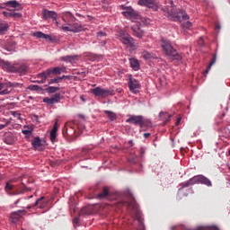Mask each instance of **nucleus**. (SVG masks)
I'll return each mask as SVG.
<instances>
[{"label": "nucleus", "mask_w": 230, "mask_h": 230, "mask_svg": "<svg viewBox=\"0 0 230 230\" xmlns=\"http://www.w3.org/2000/svg\"><path fill=\"white\" fill-rule=\"evenodd\" d=\"M19 202H21V199H17V200L14 202L15 206H17V204H19Z\"/></svg>", "instance_id": "56"}, {"label": "nucleus", "mask_w": 230, "mask_h": 230, "mask_svg": "<svg viewBox=\"0 0 230 230\" xmlns=\"http://www.w3.org/2000/svg\"><path fill=\"white\" fill-rule=\"evenodd\" d=\"M109 196V189L107 188V187H104L103 189H102V192H101V193H99L98 195H97V197L99 198V199H105L106 197H108Z\"/></svg>", "instance_id": "28"}, {"label": "nucleus", "mask_w": 230, "mask_h": 230, "mask_svg": "<svg viewBox=\"0 0 230 230\" xmlns=\"http://www.w3.org/2000/svg\"><path fill=\"white\" fill-rule=\"evenodd\" d=\"M150 136V133H145L144 137L145 139H148V137Z\"/></svg>", "instance_id": "51"}, {"label": "nucleus", "mask_w": 230, "mask_h": 230, "mask_svg": "<svg viewBox=\"0 0 230 230\" xmlns=\"http://www.w3.org/2000/svg\"><path fill=\"white\" fill-rule=\"evenodd\" d=\"M198 44H199V46H204V39L199 38V40H198Z\"/></svg>", "instance_id": "48"}, {"label": "nucleus", "mask_w": 230, "mask_h": 230, "mask_svg": "<svg viewBox=\"0 0 230 230\" xmlns=\"http://www.w3.org/2000/svg\"><path fill=\"white\" fill-rule=\"evenodd\" d=\"M122 10H126L122 12L124 17L130 19L132 21H136V19H139V14L136 13L132 8L126 7L125 5H121Z\"/></svg>", "instance_id": "5"}, {"label": "nucleus", "mask_w": 230, "mask_h": 230, "mask_svg": "<svg viewBox=\"0 0 230 230\" xmlns=\"http://www.w3.org/2000/svg\"><path fill=\"white\" fill-rule=\"evenodd\" d=\"M12 190H13V185L7 182L5 185V191H12Z\"/></svg>", "instance_id": "42"}, {"label": "nucleus", "mask_w": 230, "mask_h": 230, "mask_svg": "<svg viewBox=\"0 0 230 230\" xmlns=\"http://www.w3.org/2000/svg\"><path fill=\"white\" fill-rule=\"evenodd\" d=\"M12 112V115L14 117V118H17V119H22L21 118V113H19L18 111H11Z\"/></svg>", "instance_id": "41"}, {"label": "nucleus", "mask_w": 230, "mask_h": 230, "mask_svg": "<svg viewBox=\"0 0 230 230\" xmlns=\"http://www.w3.org/2000/svg\"><path fill=\"white\" fill-rule=\"evenodd\" d=\"M0 66H1V67H3V69H5L6 71H9L11 63L6 62L3 59H0Z\"/></svg>", "instance_id": "32"}, {"label": "nucleus", "mask_w": 230, "mask_h": 230, "mask_svg": "<svg viewBox=\"0 0 230 230\" xmlns=\"http://www.w3.org/2000/svg\"><path fill=\"white\" fill-rule=\"evenodd\" d=\"M91 93L93 96H98L99 98H107V96L114 95V90L102 88L100 86L92 89Z\"/></svg>", "instance_id": "3"}, {"label": "nucleus", "mask_w": 230, "mask_h": 230, "mask_svg": "<svg viewBox=\"0 0 230 230\" xmlns=\"http://www.w3.org/2000/svg\"><path fill=\"white\" fill-rule=\"evenodd\" d=\"M9 73H18V75H25L28 73L27 64H11L9 66Z\"/></svg>", "instance_id": "4"}, {"label": "nucleus", "mask_w": 230, "mask_h": 230, "mask_svg": "<svg viewBox=\"0 0 230 230\" xmlns=\"http://www.w3.org/2000/svg\"><path fill=\"white\" fill-rule=\"evenodd\" d=\"M44 103H47L48 105H54V103H58L60 102V93H56L51 98H44L43 99Z\"/></svg>", "instance_id": "12"}, {"label": "nucleus", "mask_w": 230, "mask_h": 230, "mask_svg": "<svg viewBox=\"0 0 230 230\" xmlns=\"http://www.w3.org/2000/svg\"><path fill=\"white\" fill-rule=\"evenodd\" d=\"M129 64L134 71H139V61L137 58H129Z\"/></svg>", "instance_id": "20"}, {"label": "nucleus", "mask_w": 230, "mask_h": 230, "mask_svg": "<svg viewBox=\"0 0 230 230\" xmlns=\"http://www.w3.org/2000/svg\"><path fill=\"white\" fill-rule=\"evenodd\" d=\"M5 143L7 145H12V143H13V136L9 135L5 137Z\"/></svg>", "instance_id": "39"}, {"label": "nucleus", "mask_w": 230, "mask_h": 230, "mask_svg": "<svg viewBox=\"0 0 230 230\" xmlns=\"http://www.w3.org/2000/svg\"><path fill=\"white\" fill-rule=\"evenodd\" d=\"M60 73L62 74V73H66V67H60Z\"/></svg>", "instance_id": "52"}, {"label": "nucleus", "mask_w": 230, "mask_h": 230, "mask_svg": "<svg viewBox=\"0 0 230 230\" xmlns=\"http://www.w3.org/2000/svg\"><path fill=\"white\" fill-rule=\"evenodd\" d=\"M24 136H31V130L24 129L22 131Z\"/></svg>", "instance_id": "46"}, {"label": "nucleus", "mask_w": 230, "mask_h": 230, "mask_svg": "<svg viewBox=\"0 0 230 230\" xmlns=\"http://www.w3.org/2000/svg\"><path fill=\"white\" fill-rule=\"evenodd\" d=\"M46 91L49 94H53V93H57V91H60V88L56 86H49L48 88H46Z\"/></svg>", "instance_id": "34"}, {"label": "nucleus", "mask_w": 230, "mask_h": 230, "mask_svg": "<svg viewBox=\"0 0 230 230\" xmlns=\"http://www.w3.org/2000/svg\"><path fill=\"white\" fill-rule=\"evenodd\" d=\"M163 51L165 53L166 57L172 58L173 60H182V56L177 53V50L173 49L170 41L162 40L161 43Z\"/></svg>", "instance_id": "2"}, {"label": "nucleus", "mask_w": 230, "mask_h": 230, "mask_svg": "<svg viewBox=\"0 0 230 230\" xmlns=\"http://www.w3.org/2000/svg\"><path fill=\"white\" fill-rule=\"evenodd\" d=\"M72 33H79V31H84V26L79 23L71 24Z\"/></svg>", "instance_id": "21"}, {"label": "nucleus", "mask_w": 230, "mask_h": 230, "mask_svg": "<svg viewBox=\"0 0 230 230\" xmlns=\"http://www.w3.org/2000/svg\"><path fill=\"white\" fill-rule=\"evenodd\" d=\"M6 89V83H1L0 82V93H3Z\"/></svg>", "instance_id": "44"}, {"label": "nucleus", "mask_w": 230, "mask_h": 230, "mask_svg": "<svg viewBox=\"0 0 230 230\" xmlns=\"http://www.w3.org/2000/svg\"><path fill=\"white\" fill-rule=\"evenodd\" d=\"M56 24H57V26H58V24H59L58 22H56Z\"/></svg>", "instance_id": "64"}, {"label": "nucleus", "mask_w": 230, "mask_h": 230, "mask_svg": "<svg viewBox=\"0 0 230 230\" xmlns=\"http://www.w3.org/2000/svg\"><path fill=\"white\" fill-rule=\"evenodd\" d=\"M137 220H138V222L141 224V217H139V216H137Z\"/></svg>", "instance_id": "55"}, {"label": "nucleus", "mask_w": 230, "mask_h": 230, "mask_svg": "<svg viewBox=\"0 0 230 230\" xmlns=\"http://www.w3.org/2000/svg\"><path fill=\"white\" fill-rule=\"evenodd\" d=\"M228 155H230V148H229V150H228Z\"/></svg>", "instance_id": "63"}, {"label": "nucleus", "mask_w": 230, "mask_h": 230, "mask_svg": "<svg viewBox=\"0 0 230 230\" xmlns=\"http://www.w3.org/2000/svg\"><path fill=\"white\" fill-rule=\"evenodd\" d=\"M81 100H83V102H85V99H84V97H83V96H81Z\"/></svg>", "instance_id": "62"}, {"label": "nucleus", "mask_w": 230, "mask_h": 230, "mask_svg": "<svg viewBox=\"0 0 230 230\" xmlns=\"http://www.w3.org/2000/svg\"><path fill=\"white\" fill-rule=\"evenodd\" d=\"M2 4L4 7L7 6L9 8H16L17 10H22L21 4L17 2V0L7 1Z\"/></svg>", "instance_id": "11"}, {"label": "nucleus", "mask_w": 230, "mask_h": 230, "mask_svg": "<svg viewBox=\"0 0 230 230\" xmlns=\"http://www.w3.org/2000/svg\"><path fill=\"white\" fill-rule=\"evenodd\" d=\"M102 44V46H105V44H107V41H105V40H103Z\"/></svg>", "instance_id": "57"}, {"label": "nucleus", "mask_w": 230, "mask_h": 230, "mask_svg": "<svg viewBox=\"0 0 230 230\" xmlns=\"http://www.w3.org/2000/svg\"><path fill=\"white\" fill-rule=\"evenodd\" d=\"M64 78H66V75H63L61 77H57V78H54V79H50L49 81V84L51 85V84H59V82L61 80H64Z\"/></svg>", "instance_id": "35"}, {"label": "nucleus", "mask_w": 230, "mask_h": 230, "mask_svg": "<svg viewBox=\"0 0 230 230\" xmlns=\"http://www.w3.org/2000/svg\"><path fill=\"white\" fill-rule=\"evenodd\" d=\"M58 131V122L56 121L54 123V126L50 131V141L51 143H55V140L57 139V132Z\"/></svg>", "instance_id": "16"}, {"label": "nucleus", "mask_w": 230, "mask_h": 230, "mask_svg": "<svg viewBox=\"0 0 230 230\" xmlns=\"http://www.w3.org/2000/svg\"><path fill=\"white\" fill-rule=\"evenodd\" d=\"M19 87L20 89L22 87V84L21 83H12V82H6V88L4 89L1 93V96H4L6 94H10L13 89Z\"/></svg>", "instance_id": "6"}, {"label": "nucleus", "mask_w": 230, "mask_h": 230, "mask_svg": "<svg viewBox=\"0 0 230 230\" xmlns=\"http://www.w3.org/2000/svg\"><path fill=\"white\" fill-rule=\"evenodd\" d=\"M155 0H138V4L140 6H150V4H154Z\"/></svg>", "instance_id": "29"}, {"label": "nucleus", "mask_w": 230, "mask_h": 230, "mask_svg": "<svg viewBox=\"0 0 230 230\" xmlns=\"http://www.w3.org/2000/svg\"><path fill=\"white\" fill-rule=\"evenodd\" d=\"M143 119V116H136L132 115L130 118H128L126 122L127 123H132L133 125H141V121Z\"/></svg>", "instance_id": "14"}, {"label": "nucleus", "mask_w": 230, "mask_h": 230, "mask_svg": "<svg viewBox=\"0 0 230 230\" xmlns=\"http://www.w3.org/2000/svg\"><path fill=\"white\" fill-rule=\"evenodd\" d=\"M84 214H85V209H83V210L81 211V215H84Z\"/></svg>", "instance_id": "60"}, {"label": "nucleus", "mask_w": 230, "mask_h": 230, "mask_svg": "<svg viewBox=\"0 0 230 230\" xmlns=\"http://www.w3.org/2000/svg\"><path fill=\"white\" fill-rule=\"evenodd\" d=\"M30 91H42V87L37 84H31L29 86Z\"/></svg>", "instance_id": "36"}, {"label": "nucleus", "mask_w": 230, "mask_h": 230, "mask_svg": "<svg viewBox=\"0 0 230 230\" xmlns=\"http://www.w3.org/2000/svg\"><path fill=\"white\" fill-rule=\"evenodd\" d=\"M8 31V23L6 22H0V35L6 33Z\"/></svg>", "instance_id": "25"}, {"label": "nucleus", "mask_w": 230, "mask_h": 230, "mask_svg": "<svg viewBox=\"0 0 230 230\" xmlns=\"http://www.w3.org/2000/svg\"><path fill=\"white\" fill-rule=\"evenodd\" d=\"M78 222H79V218H78V217H75V218L74 219V224H78Z\"/></svg>", "instance_id": "53"}, {"label": "nucleus", "mask_w": 230, "mask_h": 230, "mask_svg": "<svg viewBox=\"0 0 230 230\" xmlns=\"http://www.w3.org/2000/svg\"><path fill=\"white\" fill-rule=\"evenodd\" d=\"M0 10H4V6H3V4H0Z\"/></svg>", "instance_id": "58"}, {"label": "nucleus", "mask_w": 230, "mask_h": 230, "mask_svg": "<svg viewBox=\"0 0 230 230\" xmlns=\"http://www.w3.org/2000/svg\"><path fill=\"white\" fill-rule=\"evenodd\" d=\"M131 31L133 32V35L135 37H137V39H141V37H143V31H141V29L137 27H132Z\"/></svg>", "instance_id": "23"}, {"label": "nucleus", "mask_w": 230, "mask_h": 230, "mask_svg": "<svg viewBox=\"0 0 230 230\" xmlns=\"http://www.w3.org/2000/svg\"><path fill=\"white\" fill-rule=\"evenodd\" d=\"M200 184H204L205 186H208V188H211L213 186V183H211V180L207 178L206 176H201V182Z\"/></svg>", "instance_id": "26"}, {"label": "nucleus", "mask_w": 230, "mask_h": 230, "mask_svg": "<svg viewBox=\"0 0 230 230\" xmlns=\"http://www.w3.org/2000/svg\"><path fill=\"white\" fill-rule=\"evenodd\" d=\"M42 15L45 21H48V19H52V21H57V17H58V14L55 11H49L48 9H44L42 11Z\"/></svg>", "instance_id": "10"}, {"label": "nucleus", "mask_w": 230, "mask_h": 230, "mask_svg": "<svg viewBox=\"0 0 230 230\" xmlns=\"http://www.w3.org/2000/svg\"><path fill=\"white\" fill-rule=\"evenodd\" d=\"M105 114H107V116L111 121H116V119H118V116H116V113H114L112 111H106Z\"/></svg>", "instance_id": "31"}, {"label": "nucleus", "mask_w": 230, "mask_h": 230, "mask_svg": "<svg viewBox=\"0 0 230 230\" xmlns=\"http://www.w3.org/2000/svg\"><path fill=\"white\" fill-rule=\"evenodd\" d=\"M130 163H136L135 159L129 160Z\"/></svg>", "instance_id": "61"}, {"label": "nucleus", "mask_w": 230, "mask_h": 230, "mask_svg": "<svg viewBox=\"0 0 230 230\" xmlns=\"http://www.w3.org/2000/svg\"><path fill=\"white\" fill-rule=\"evenodd\" d=\"M216 62H217V54H213L210 63L208 64L207 69L204 72L205 75H208V73H209V69H211V67H213V66H215Z\"/></svg>", "instance_id": "22"}, {"label": "nucleus", "mask_w": 230, "mask_h": 230, "mask_svg": "<svg viewBox=\"0 0 230 230\" xmlns=\"http://www.w3.org/2000/svg\"><path fill=\"white\" fill-rule=\"evenodd\" d=\"M31 145L34 148H40V146H42V143L40 142V137H35L34 140H32Z\"/></svg>", "instance_id": "30"}, {"label": "nucleus", "mask_w": 230, "mask_h": 230, "mask_svg": "<svg viewBox=\"0 0 230 230\" xmlns=\"http://www.w3.org/2000/svg\"><path fill=\"white\" fill-rule=\"evenodd\" d=\"M128 206H131V208H136V203H134V200H132L131 202H127Z\"/></svg>", "instance_id": "49"}, {"label": "nucleus", "mask_w": 230, "mask_h": 230, "mask_svg": "<svg viewBox=\"0 0 230 230\" xmlns=\"http://www.w3.org/2000/svg\"><path fill=\"white\" fill-rule=\"evenodd\" d=\"M102 37H107V34L103 31L97 32V39H102Z\"/></svg>", "instance_id": "43"}, {"label": "nucleus", "mask_w": 230, "mask_h": 230, "mask_svg": "<svg viewBox=\"0 0 230 230\" xmlns=\"http://www.w3.org/2000/svg\"><path fill=\"white\" fill-rule=\"evenodd\" d=\"M148 127H152V121H150V119H146L142 117V120L140 122L141 130H146V128H148Z\"/></svg>", "instance_id": "19"}, {"label": "nucleus", "mask_w": 230, "mask_h": 230, "mask_svg": "<svg viewBox=\"0 0 230 230\" xmlns=\"http://www.w3.org/2000/svg\"><path fill=\"white\" fill-rule=\"evenodd\" d=\"M160 118H167L164 121V125H166V123H168V121H170V119H172V115H170L169 113H165V112H160Z\"/></svg>", "instance_id": "33"}, {"label": "nucleus", "mask_w": 230, "mask_h": 230, "mask_svg": "<svg viewBox=\"0 0 230 230\" xmlns=\"http://www.w3.org/2000/svg\"><path fill=\"white\" fill-rule=\"evenodd\" d=\"M15 40H13V38H8L5 41V45H4V49H6V51H13V49H15Z\"/></svg>", "instance_id": "13"}, {"label": "nucleus", "mask_w": 230, "mask_h": 230, "mask_svg": "<svg viewBox=\"0 0 230 230\" xmlns=\"http://www.w3.org/2000/svg\"><path fill=\"white\" fill-rule=\"evenodd\" d=\"M201 180H202V175H196V176L190 178L186 182L181 183L180 190H184V188H189V186H193L194 184H200Z\"/></svg>", "instance_id": "7"}, {"label": "nucleus", "mask_w": 230, "mask_h": 230, "mask_svg": "<svg viewBox=\"0 0 230 230\" xmlns=\"http://www.w3.org/2000/svg\"><path fill=\"white\" fill-rule=\"evenodd\" d=\"M69 58H71V57L67 56L66 58H64V60H69Z\"/></svg>", "instance_id": "59"}, {"label": "nucleus", "mask_w": 230, "mask_h": 230, "mask_svg": "<svg viewBox=\"0 0 230 230\" xmlns=\"http://www.w3.org/2000/svg\"><path fill=\"white\" fill-rule=\"evenodd\" d=\"M51 75L48 74V69L43 71L42 73L38 74V78L40 80H37L36 84H46V79L49 78Z\"/></svg>", "instance_id": "15"}, {"label": "nucleus", "mask_w": 230, "mask_h": 230, "mask_svg": "<svg viewBox=\"0 0 230 230\" xmlns=\"http://www.w3.org/2000/svg\"><path fill=\"white\" fill-rule=\"evenodd\" d=\"M180 124H181V118H178L176 120V127H179Z\"/></svg>", "instance_id": "50"}, {"label": "nucleus", "mask_w": 230, "mask_h": 230, "mask_svg": "<svg viewBox=\"0 0 230 230\" xmlns=\"http://www.w3.org/2000/svg\"><path fill=\"white\" fill-rule=\"evenodd\" d=\"M10 125V121H7L5 124H0V130H3L5 127H8Z\"/></svg>", "instance_id": "47"}, {"label": "nucleus", "mask_w": 230, "mask_h": 230, "mask_svg": "<svg viewBox=\"0 0 230 230\" xmlns=\"http://www.w3.org/2000/svg\"><path fill=\"white\" fill-rule=\"evenodd\" d=\"M140 154H141V155H143V154H145V149L144 148L140 149Z\"/></svg>", "instance_id": "54"}, {"label": "nucleus", "mask_w": 230, "mask_h": 230, "mask_svg": "<svg viewBox=\"0 0 230 230\" xmlns=\"http://www.w3.org/2000/svg\"><path fill=\"white\" fill-rule=\"evenodd\" d=\"M142 57L143 58H145L146 60H149V58H152V54H150V52L148 51H144L142 53Z\"/></svg>", "instance_id": "38"}, {"label": "nucleus", "mask_w": 230, "mask_h": 230, "mask_svg": "<svg viewBox=\"0 0 230 230\" xmlns=\"http://www.w3.org/2000/svg\"><path fill=\"white\" fill-rule=\"evenodd\" d=\"M43 200H44V197H41V198L38 199L35 201L32 208H35L36 206H38V208H40V209H42L44 208V206H46V203Z\"/></svg>", "instance_id": "24"}, {"label": "nucleus", "mask_w": 230, "mask_h": 230, "mask_svg": "<svg viewBox=\"0 0 230 230\" xmlns=\"http://www.w3.org/2000/svg\"><path fill=\"white\" fill-rule=\"evenodd\" d=\"M22 213H25V211L24 210H18V211L13 213L11 215V222L13 224H15L19 220V218H21V215H22Z\"/></svg>", "instance_id": "18"}, {"label": "nucleus", "mask_w": 230, "mask_h": 230, "mask_svg": "<svg viewBox=\"0 0 230 230\" xmlns=\"http://www.w3.org/2000/svg\"><path fill=\"white\" fill-rule=\"evenodd\" d=\"M119 38L122 44H126L127 46H134V39H132L128 33L125 32V31H120Z\"/></svg>", "instance_id": "8"}, {"label": "nucleus", "mask_w": 230, "mask_h": 230, "mask_svg": "<svg viewBox=\"0 0 230 230\" xmlns=\"http://www.w3.org/2000/svg\"><path fill=\"white\" fill-rule=\"evenodd\" d=\"M60 30H63V31H71L73 33V29L71 28V24H69L68 26L62 25L60 27Z\"/></svg>", "instance_id": "37"}, {"label": "nucleus", "mask_w": 230, "mask_h": 230, "mask_svg": "<svg viewBox=\"0 0 230 230\" xmlns=\"http://www.w3.org/2000/svg\"><path fill=\"white\" fill-rule=\"evenodd\" d=\"M60 71H61L60 67H54L52 69L49 68L47 73L51 76V75H61Z\"/></svg>", "instance_id": "27"}, {"label": "nucleus", "mask_w": 230, "mask_h": 230, "mask_svg": "<svg viewBox=\"0 0 230 230\" xmlns=\"http://www.w3.org/2000/svg\"><path fill=\"white\" fill-rule=\"evenodd\" d=\"M128 85L131 93H137V91L141 89V84H139V81L134 78H129Z\"/></svg>", "instance_id": "9"}, {"label": "nucleus", "mask_w": 230, "mask_h": 230, "mask_svg": "<svg viewBox=\"0 0 230 230\" xmlns=\"http://www.w3.org/2000/svg\"><path fill=\"white\" fill-rule=\"evenodd\" d=\"M33 37L37 39H43L44 40H52L51 36L49 34H45L42 31H36L33 33Z\"/></svg>", "instance_id": "17"}, {"label": "nucleus", "mask_w": 230, "mask_h": 230, "mask_svg": "<svg viewBox=\"0 0 230 230\" xmlns=\"http://www.w3.org/2000/svg\"><path fill=\"white\" fill-rule=\"evenodd\" d=\"M164 15L172 21H178L183 30H190L192 26L190 22V16L185 11L178 9L173 6V1H171V6H167L164 9Z\"/></svg>", "instance_id": "1"}, {"label": "nucleus", "mask_w": 230, "mask_h": 230, "mask_svg": "<svg viewBox=\"0 0 230 230\" xmlns=\"http://www.w3.org/2000/svg\"><path fill=\"white\" fill-rule=\"evenodd\" d=\"M11 17H13V19H20V17H22V14L21 13H12Z\"/></svg>", "instance_id": "40"}, {"label": "nucleus", "mask_w": 230, "mask_h": 230, "mask_svg": "<svg viewBox=\"0 0 230 230\" xmlns=\"http://www.w3.org/2000/svg\"><path fill=\"white\" fill-rule=\"evenodd\" d=\"M3 16L6 17V19H10V17H12V13L10 12H3Z\"/></svg>", "instance_id": "45"}]
</instances>
